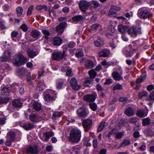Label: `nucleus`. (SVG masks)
Masks as SVG:
<instances>
[{"label": "nucleus", "mask_w": 154, "mask_h": 154, "mask_svg": "<svg viewBox=\"0 0 154 154\" xmlns=\"http://www.w3.org/2000/svg\"><path fill=\"white\" fill-rule=\"evenodd\" d=\"M121 74H120L117 72H114L112 73V75L113 79L116 81L123 80V78Z\"/></svg>", "instance_id": "f3484780"}, {"label": "nucleus", "mask_w": 154, "mask_h": 154, "mask_svg": "<svg viewBox=\"0 0 154 154\" xmlns=\"http://www.w3.org/2000/svg\"><path fill=\"white\" fill-rule=\"evenodd\" d=\"M138 17L141 19H150L152 17V14L148 10L142 8L139 9L137 12Z\"/></svg>", "instance_id": "7ed1b4c3"}, {"label": "nucleus", "mask_w": 154, "mask_h": 154, "mask_svg": "<svg viewBox=\"0 0 154 154\" xmlns=\"http://www.w3.org/2000/svg\"><path fill=\"white\" fill-rule=\"evenodd\" d=\"M90 6L89 2L83 0L81 1L79 3V7L81 10L83 12H85Z\"/></svg>", "instance_id": "9d476101"}, {"label": "nucleus", "mask_w": 154, "mask_h": 154, "mask_svg": "<svg viewBox=\"0 0 154 154\" xmlns=\"http://www.w3.org/2000/svg\"><path fill=\"white\" fill-rule=\"evenodd\" d=\"M123 88L122 86V85L117 84L115 85L113 88V91L116 90H121Z\"/></svg>", "instance_id": "864d4df0"}, {"label": "nucleus", "mask_w": 154, "mask_h": 154, "mask_svg": "<svg viewBox=\"0 0 154 154\" xmlns=\"http://www.w3.org/2000/svg\"><path fill=\"white\" fill-rule=\"evenodd\" d=\"M16 11L17 16L20 17L23 13V8L21 7H18L16 8Z\"/></svg>", "instance_id": "a19ab883"}, {"label": "nucleus", "mask_w": 154, "mask_h": 154, "mask_svg": "<svg viewBox=\"0 0 154 154\" xmlns=\"http://www.w3.org/2000/svg\"><path fill=\"white\" fill-rule=\"evenodd\" d=\"M88 74L91 79H94L97 75V73L94 69H91L88 72Z\"/></svg>", "instance_id": "e433bc0d"}, {"label": "nucleus", "mask_w": 154, "mask_h": 154, "mask_svg": "<svg viewBox=\"0 0 154 154\" xmlns=\"http://www.w3.org/2000/svg\"><path fill=\"white\" fill-rule=\"evenodd\" d=\"M70 84L72 89L75 91L78 90L81 87L80 85L78 84L76 79L74 77L71 79Z\"/></svg>", "instance_id": "9b49d317"}, {"label": "nucleus", "mask_w": 154, "mask_h": 154, "mask_svg": "<svg viewBox=\"0 0 154 154\" xmlns=\"http://www.w3.org/2000/svg\"><path fill=\"white\" fill-rule=\"evenodd\" d=\"M27 54L28 56L31 58H33L36 55V54L35 51L30 50L27 51Z\"/></svg>", "instance_id": "58836bf2"}, {"label": "nucleus", "mask_w": 154, "mask_h": 154, "mask_svg": "<svg viewBox=\"0 0 154 154\" xmlns=\"http://www.w3.org/2000/svg\"><path fill=\"white\" fill-rule=\"evenodd\" d=\"M77 116L80 118L85 117L87 116L88 113L84 107H81L77 111Z\"/></svg>", "instance_id": "f8f14e48"}, {"label": "nucleus", "mask_w": 154, "mask_h": 154, "mask_svg": "<svg viewBox=\"0 0 154 154\" xmlns=\"http://www.w3.org/2000/svg\"><path fill=\"white\" fill-rule=\"evenodd\" d=\"M36 9L38 10H41L43 9H44V10L45 11H47L48 10L47 6L45 5H37L36 7Z\"/></svg>", "instance_id": "49530a36"}, {"label": "nucleus", "mask_w": 154, "mask_h": 154, "mask_svg": "<svg viewBox=\"0 0 154 154\" xmlns=\"http://www.w3.org/2000/svg\"><path fill=\"white\" fill-rule=\"evenodd\" d=\"M11 54V53L10 51H6L3 55V58L5 59V60H9L10 59Z\"/></svg>", "instance_id": "c85d7f7f"}, {"label": "nucleus", "mask_w": 154, "mask_h": 154, "mask_svg": "<svg viewBox=\"0 0 154 154\" xmlns=\"http://www.w3.org/2000/svg\"><path fill=\"white\" fill-rule=\"evenodd\" d=\"M81 137V132L80 131L73 129L70 131L69 139L71 141L77 143L80 141Z\"/></svg>", "instance_id": "f257e3e1"}, {"label": "nucleus", "mask_w": 154, "mask_h": 154, "mask_svg": "<svg viewBox=\"0 0 154 154\" xmlns=\"http://www.w3.org/2000/svg\"><path fill=\"white\" fill-rule=\"evenodd\" d=\"M26 79L27 82L29 84H32V81H31V74L29 72L26 75Z\"/></svg>", "instance_id": "13d9d810"}, {"label": "nucleus", "mask_w": 154, "mask_h": 154, "mask_svg": "<svg viewBox=\"0 0 154 154\" xmlns=\"http://www.w3.org/2000/svg\"><path fill=\"white\" fill-rule=\"evenodd\" d=\"M34 109L37 111H39L41 109V105L39 103L35 102L33 104Z\"/></svg>", "instance_id": "72a5a7b5"}, {"label": "nucleus", "mask_w": 154, "mask_h": 154, "mask_svg": "<svg viewBox=\"0 0 154 154\" xmlns=\"http://www.w3.org/2000/svg\"><path fill=\"white\" fill-rule=\"evenodd\" d=\"M3 8L4 11H7L9 9L10 7L8 5L5 4L3 6Z\"/></svg>", "instance_id": "338daca9"}, {"label": "nucleus", "mask_w": 154, "mask_h": 154, "mask_svg": "<svg viewBox=\"0 0 154 154\" xmlns=\"http://www.w3.org/2000/svg\"><path fill=\"white\" fill-rule=\"evenodd\" d=\"M138 120V119L137 118L132 117L129 119V121L130 123H134V124L135 125Z\"/></svg>", "instance_id": "6e6d98bb"}, {"label": "nucleus", "mask_w": 154, "mask_h": 154, "mask_svg": "<svg viewBox=\"0 0 154 154\" xmlns=\"http://www.w3.org/2000/svg\"><path fill=\"white\" fill-rule=\"evenodd\" d=\"M52 42L54 45L59 46L62 43V40L58 36H55L53 38Z\"/></svg>", "instance_id": "2eb2a0df"}, {"label": "nucleus", "mask_w": 154, "mask_h": 154, "mask_svg": "<svg viewBox=\"0 0 154 154\" xmlns=\"http://www.w3.org/2000/svg\"><path fill=\"white\" fill-rule=\"evenodd\" d=\"M80 148L81 147L79 145H76L72 147L71 151L73 153H77L79 152Z\"/></svg>", "instance_id": "4c0bfd02"}, {"label": "nucleus", "mask_w": 154, "mask_h": 154, "mask_svg": "<svg viewBox=\"0 0 154 154\" xmlns=\"http://www.w3.org/2000/svg\"><path fill=\"white\" fill-rule=\"evenodd\" d=\"M84 55L83 53L82 50L79 51L75 53L76 56L78 57H81L83 56Z\"/></svg>", "instance_id": "052dcab7"}, {"label": "nucleus", "mask_w": 154, "mask_h": 154, "mask_svg": "<svg viewBox=\"0 0 154 154\" xmlns=\"http://www.w3.org/2000/svg\"><path fill=\"white\" fill-rule=\"evenodd\" d=\"M90 6H92L94 8H97L100 6V4L97 1H92L89 2Z\"/></svg>", "instance_id": "ea45409f"}, {"label": "nucleus", "mask_w": 154, "mask_h": 154, "mask_svg": "<svg viewBox=\"0 0 154 154\" xmlns=\"http://www.w3.org/2000/svg\"><path fill=\"white\" fill-rule=\"evenodd\" d=\"M110 51L107 49H104L101 50L99 53V56L100 57H108Z\"/></svg>", "instance_id": "a211bd4d"}, {"label": "nucleus", "mask_w": 154, "mask_h": 154, "mask_svg": "<svg viewBox=\"0 0 154 154\" xmlns=\"http://www.w3.org/2000/svg\"><path fill=\"white\" fill-rule=\"evenodd\" d=\"M125 113L128 116H133L134 113V110L131 107H129L126 110Z\"/></svg>", "instance_id": "cd10ccee"}, {"label": "nucleus", "mask_w": 154, "mask_h": 154, "mask_svg": "<svg viewBox=\"0 0 154 154\" xmlns=\"http://www.w3.org/2000/svg\"><path fill=\"white\" fill-rule=\"evenodd\" d=\"M131 144V141L130 140L125 139L121 143L120 147H124L130 145Z\"/></svg>", "instance_id": "c756f323"}, {"label": "nucleus", "mask_w": 154, "mask_h": 154, "mask_svg": "<svg viewBox=\"0 0 154 154\" xmlns=\"http://www.w3.org/2000/svg\"><path fill=\"white\" fill-rule=\"evenodd\" d=\"M128 27L126 26H124L122 24L119 25L118 26V29L119 32L122 33L124 34L128 30Z\"/></svg>", "instance_id": "6ab92c4d"}, {"label": "nucleus", "mask_w": 154, "mask_h": 154, "mask_svg": "<svg viewBox=\"0 0 154 154\" xmlns=\"http://www.w3.org/2000/svg\"><path fill=\"white\" fill-rule=\"evenodd\" d=\"M84 19V17L80 15L75 16L72 18V20L76 22L81 21Z\"/></svg>", "instance_id": "473e14b6"}, {"label": "nucleus", "mask_w": 154, "mask_h": 154, "mask_svg": "<svg viewBox=\"0 0 154 154\" xmlns=\"http://www.w3.org/2000/svg\"><path fill=\"white\" fill-rule=\"evenodd\" d=\"M56 99V97L51 94H47L44 97L45 101L48 102L54 101Z\"/></svg>", "instance_id": "aec40b11"}, {"label": "nucleus", "mask_w": 154, "mask_h": 154, "mask_svg": "<svg viewBox=\"0 0 154 154\" xmlns=\"http://www.w3.org/2000/svg\"><path fill=\"white\" fill-rule=\"evenodd\" d=\"M40 34V32L36 29H34L32 30L30 36L34 38H38Z\"/></svg>", "instance_id": "5701e85b"}, {"label": "nucleus", "mask_w": 154, "mask_h": 154, "mask_svg": "<svg viewBox=\"0 0 154 154\" xmlns=\"http://www.w3.org/2000/svg\"><path fill=\"white\" fill-rule=\"evenodd\" d=\"M54 135V133L52 131H47L44 133L41 137V140L44 142H47L50 138Z\"/></svg>", "instance_id": "6e6552de"}, {"label": "nucleus", "mask_w": 154, "mask_h": 154, "mask_svg": "<svg viewBox=\"0 0 154 154\" xmlns=\"http://www.w3.org/2000/svg\"><path fill=\"white\" fill-rule=\"evenodd\" d=\"M80 62L82 64H84L86 68L87 69L92 68L94 66V64L93 61L90 60L86 59L85 58L81 59Z\"/></svg>", "instance_id": "0eeeda50"}, {"label": "nucleus", "mask_w": 154, "mask_h": 154, "mask_svg": "<svg viewBox=\"0 0 154 154\" xmlns=\"http://www.w3.org/2000/svg\"><path fill=\"white\" fill-rule=\"evenodd\" d=\"M67 56L66 51L63 50L62 52L60 51H54L52 55V58L56 61H59L64 58Z\"/></svg>", "instance_id": "20e7f679"}, {"label": "nucleus", "mask_w": 154, "mask_h": 154, "mask_svg": "<svg viewBox=\"0 0 154 154\" xmlns=\"http://www.w3.org/2000/svg\"><path fill=\"white\" fill-rule=\"evenodd\" d=\"M100 25V24L98 23L94 24L91 26L90 29L92 30H95L97 29Z\"/></svg>", "instance_id": "4d7b16f0"}, {"label": "nucleus", "mask_w": 154, "mask_h": 154, "mask_svg": "<svg viewBox=\"0 0 154 154\" xmlns=\"http://www.w3.org/2000/svg\"><path fill=\"white\" fill-rule=\"evenodd\" d=\"M148 96L147 92L146 91L140 92L139 93L138 97L139 98H142L144 97H146Z\"/></svg>", "instance_id": "c03bdc74"}, {"label": "nucleus", "mask_w": 154, "mask_h": 154, "mask_svg": "<svg viewBox=\"0 0 154 154\" xmlns=\"http://www.w3.org/2000/svg\"><path fill=\"white\" fill-rule=\"evenodd\" d=\"M89 106L91 109L93 111H95L97 109V105L95 103H90L89 104Z\"/></svg>", "instance_id": "09e8293b"}, {"label": "nucleus", "mask_w": 154, "mask_h": 154, "mask_svg": "<svg viewBox=\"0 0 154 154\" xmlns=\"http://www.w3.org/2000/svg\"><path fill=\"white\" fill-rule=\"evenodd\" d=\"M117 131V129L116 128H114L111 130L107 135V136L109 137H110L111 136L116 133Z\"/></svg>", "instance_id": "8fccbe9b"}, {"label": "nucleus", "mask_w": 154, "mask_h": 154, "mask_svg": "<svg viewBox=\"0 0 154 154\" xmlns=\"http://www.w3.org/2000/svg\"><path fill=\"white\" fill-rule=\"evenodd\" d=\"M67 24L66 22H63L60 23L56 27V31L60 34H62L64 30L66 28Z\"/></svg>", "instance_id": "ddd939ff"}, {"label": "nucleus", "mask_w": 154, "mask_h": 154, "mask_svg": "<svg viewBox=\"0 0 154 154\" xmlns=\"http://www.w3.org/2000/svg\"><path fill=\"white\" fill-rule=\"evenodd\" d=\"M116 14V11L113 9V8L112 7L111 8H110L109 13V15H113L115 14Z\"/></svg>", "instance_id": "e2e57ef3"}, {"label": "nucleus", "mask_w": 154, "mask_h": 154, "mask_svg": "<svg viewBox=\"0 0 154 154\" xmlns=\"http://www.w3.org/2000/svg\"><path fill=\"white\" fill-rule=\"evenodd\" d=\"M150 100H154V90L152 91L150 94L149 97Z\"/></svg>", "instance_id": "774afa93"}, {"label": "nucleus", "mask_w": 154, "mask_h": 154, "mask_svg": "<svg viewBox=\"0 0 154 154\" xmlns=\"http://www.w3.org/2000/svg\"><path fill=\"white\" fill-rule=\"evenodd\" d=\"M146 77V72L143 73L140 76V77L136 80V82L138 84L143 82L145 79Z\"/></svg>", "instance_id": "2f4dec72"}, {"label": "nucleus", "mask_w": 154, "mask_h": 154, "mask_svg": "<svg viewBox=\"0 0 154 154\" xmlns=\"http://www.w3.org/2000/svg\"><path fill=\"white\" fill-rule=\"evenodd\" d=\"M12 104L14 106L18 108L21 107L22 105L19 99H14L13 101Z\"/></svg>", "instance_id": "393cba45"}, {"label": "nucleus", "mask_w": 154, "mask_h": 154, "mask_svg": "<svg viewBox=\"0 0 154 154\" xmlns=\"http://www.w3.org/2000/svg\"><path fill=\"white\" fill-rule=\"evenodd\" d=\"M38 148L36 146L30 145L26 148V152L31 154H36L38 152Z\"/></svg>", "instance_id": "1a4fd4ad"}, {"label": "nucleus", "mask_w": 154, "mask_h": 154, "mask_svg": "<svg viewBox=\"0 0 154 154\" xmlns=\"http://www.w3.org/2000/svg\"><path fill=\"white\" fill-rule=\"evenodd\" d=\"M62 113L59 112H54L53 114L52 119H56L62 115Z\"/></svg>", "instance_id": "37998d69"}, {"label": "nucleus", "mask_w": 154, "mask_h": 154, "mask_svg": "<svg viewBox=\"0 0 154 154\" xmlns=\"http://www.w3.org/2000/svg\"><path fill=\"white\" fill-rule=\"evenodd\" d=\"M123 135V134L122 132L117 133L116 134V138L117 139H119L122 138Z\"/></svg>", "instance_id": "680f3d73"}, {"label": "nucleus", "mask_w": 154, "mask_h": 154, "mask_svg": "<svg viewBox=\"0 0 154 154\" xmlns=\"http://www.w3.org/2000/svg\"><path fill=\"white\" fill-rule=\"evenodd\" d=\"M26 58L22 54L19 52L14 56V59L13 60V63L15 66H19L25 64L27 62Z\"/></svg>", "instance_id": "f03ea898"}, {"label": "nucleus", "mask_w": 154, "mask_h": 154, "mask_svg": "<svg viewBox=\"0 0 154 154\" xmlns=\"http://www.w3.org/2000/svg\"><path fill=\"white\" fill-rule=\"evenodd\" d=\"M20 28L24 32L26 31L28 29L27 25L25 24H22L20 26Z\"/></svg>", "instance_id": "bf43d9fd"}, {"label": "nucleus", "mask_w": 154, "mask_h": 154, "mask_svg": "<svg viewBox=\"0 0 154 154\" xmlns=\"http://www.w3.org/2000/svg\"><path fill=\"white\" fill-rule=\"evenodd\" d=\"M128 32L131 36L136 37L138 33L140 34L141 32V27L140 26H136L135 27H131L128 29Z\"/></svg>", "instance_id": "39448f33"}, {"label": "nucleus", "mask_w": 154, "mask_h": 154, "mask_svg": "<svg viewBox=\"0 0 154 154\" xmlns=\"http://www.w3.org/2000/svg\"><path fill=\"white\" fill-rule=\"evenodd\" d=\"M92 81V80L91 78L89 77L83 83L84 86L86 87H90L91 83Z\"/></svg>", "instance_id": "a18cd8bd"}, {"label": "nucleus", "mask_w": 154, "mask_h": 154, "mask_svg": "<svg viewBox=\"0 0 154 154\" xmlns=\"http://www.w3.org/2000/svg\"><path fill=\"white\" fill-rule=\"evenodd\" d=\"M42 32L44 35L43 37L46 39H48L49 36L50 35L49 31L45 29H43L42 30Z\"/></svg>", "instance_id": "f704fd0d"}, {"label": "nucleus", "mask_w": 154, "mask_h": 154, "mask_svg": "<svg viewBox=\"0 0 154 154\" xmlns=\"http://www.w3.org/2000/svg\"><path fill=\"white\" fill-rule=\"evenodd\" d=\"M75 43L73 42H70L68 44L67 46L70 48H72L75 45Z\"/></svg>", "instance_id": "0e129e2a"}, {"label": "nucleus", "mask_w": 154, "mask_h": 154, "mask_svg": "<svg viewBox=\"0 0 154 154\" xmlns=\"http://www.w3.org/2000/svg\"><path fill=\"white\" fill-rule=\"evenodd\" d=\"M101 64L105 66L106 68H107L111 66L112 63L110 62H107L106 60H104L101 62Z\"/></svg>", "instance_id": "de8ad7c7"}, {"label": "nucleus", "mask_w": 154, "mask_h": 154, "mask_svg": "<svg viewBox=\"0 0 154 154\" xmlns=\"http://www.w3.org/2000/svg\"><path fill=\"white\" fill-rule=\"evenodd\" d=\"M82 125L84 128L85 131L87 132L91 128L92 126V122L91 120L88 119L83 120Z\"/></svg>", "instance_id": "423d86ee"}, {"label": "nucleus", "mask_w": 154, "mask_h": 154, "mask_svg": "<svg viewBox=\"0 0 154 154\" xmlns=\"http://www.w3.org/2000/svg\"><path fill=\"white\" fill-rule=\"evenodd\" d=\"M62 10L64 13H67L69 11V9L68 7H65L63 8Z\"/></svg>", "instance_id": "69168bd1"}, {"label": "nucleus", "mask_w": 154, "mask_h": 154, "mask_svg": "<svg viewBox=\"0 0 154 154\" xmlns=\"http://www.w3.org/2000/svg\"><path fill=\"white\" fill-rule=\"evenodd\" d=\"M150 124V120L149 118L143 119L142 124L144 126H147Z\"/></svg>", "instance_id": "79ce46f5"}, {"label": "nucleus", "mask_w": 154, "mask_h": 154, "mask_svg": "<svg viewBox=\"0 0 154 154\" xmlns=\"http://www.w3.org/2000/svg\"><path fill=\"white\" fill-rule=\"evenodd\" d=\"M85 100L88 102H94L96 98V95L88 94L84 95L83 97Z\"/></svg>", "instance_id": "4468645a"}, {"label": "nucleus", "mask_w": 154, "mask_h": 154, "mask_svg": "<svg viewBox=\"0 0 154 154\" xmlns=\"http://www.w3.org/2000/svg\"><path fill=\"white\" fill-rule=\"evenodd\" d=\"M7 138L11 141H14L15 139V134L14 132L10 131L8 132L7 135Z\"/></svg>", "instance_id": "a878e982"}, {"label": "nucleus", "mask_w": 154, "mask_h": 154, "mask_svg": "<svg viewBox=\"0 0 154 154\" xmlns=\"http://www.w3.org/2000/svg\"><path fill=\"white\" fill-rule=\"evenodd\" d=\"M11 98L8 97H3L0 98V104H7Z\"/></svg>", "instance_id": "4be33fe9"}, {"label": "nucleus", "mask_w": 154, "mask_h": 154, "mask_svg": "<svg viewBox=\"0 0 154 154\" xmlns=\"http://www.w3.org/2000/svg\"><path fill=\"white\" fill-rule=\"evenodd\" d=\"M66 76L70 77L72 76V70L71 69L69 68V67H66Z\"/></svg>", "instance_id": "603ef678"}, {"label": "nucleus", "mask_w": 154, "mask_h": 154, "mask_svg": "<svg viewBox=\"0 0 154 154\" xmlns=\"http://www.w3.org/2000/svg\"><path fill=\"white\" fill-rule=\"evenodd\" d=\"M1 93L2 94L7 95L9 93V90L7 87H4L2 90Z\"/></svg>", "instance_id": "5fc2aeb1"}, {"label": "nucleus", "mask_w": 154, "mask_h": 154, "mask_svg": "<svg viewBox=\"0 0 154 154\" xmlns=\"http://www.w3.org/2000/svg\"><path fill=\"white\" fill-rule=\"evenodd\" d=\"M135 49H130L129 51L127 50H125L123 51V53L126 57H131L133 54V52L135 50Z\"/></svg>", "instance_id": "b1692460"}, {"label": "nucleus", "mask_w": 154, "mask_h": 154, "mask_svg": "<svg viewBox=\"0 0 154 154\" xmlns=\"http://www.w3.org/2000/svg\"><path fill=\"white\" fill-rule=\"evenodd\" d=\"M34 6L32 5H30L28 7L27 12V15L28 16H30L31 15L32 11L34 9Z\"/></svg>", "instance_id": "3c124183"}, {"label": "nucleus", "mask_w": 154, "mask_h": 154, "mask_svg": "<svg viewBox=\"0 0 154 154\" xmlns=\"http://www.w3.org/2000/svg\"><path fill=\"white\" fill-rule=\"evenodd\" d=\"M23 128L26 130H28L33 128V125L29 123H25L23 125Z\"/></svg>", "instance_id": "c9c22d12"}, {"label": "nucleus", "mask_w": 154, "mask_h": 154, "mask_svg": "<svg viewBox=\"0 0 154 154\" xmlns=\"http://www.w3.org/2000/svg\"><path fill=\"white\" fill-rule=\"evenodd\" d=\"M147 114L145 113L143 109L138 110L137 113V115L140 118H143L146 116Z\"/></svg>", "instance_id": "7c9ffc66"}, {"label": "nucleus", "mask_w": 154, "mask_h": 154, "mask_svg": "<svg viewBox=\"0 0 154 154\" xmlns=\"http://www.w3.org/2000/svg\"><path fill=\"white\" fill-rule=\"evenodd\" d=\"M29 118L32 122H37L40 121V118L38 115L31 113L29 115Z\"/></svg>", "instance_id": "dca6fc26"}, {"label": "nucleus", "mask_w": 154, "mask_h": 154, "mask_svg": "<svg viewBox=\"0 0 154 154\" xmlns=\"http://www.w3.org/2000/svg\"><path fill=\"white\" fill-rule=\"evenodd\" d=\"M94 45L96 47H100L104 44V41L103 39L99 38L94 42Z\"/></svg>", "instance_id": "412c9836"}, {"label": "nucleus", "mask_w": 154, "mask_h": 154, "mask_svg": "<svg viewBox=\"0 0 154 154\" xmlns=\"http://www.w3.org/2000/svg\"><path fill=\"white\" fill-rule=\"evenodd\" d=\"M108 123L104 121H102L99 126L97 131L98 132L101 131L104 128L107 126Z\"/></svg>", "instance_id": "bb28decb"}]
</instances>
